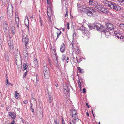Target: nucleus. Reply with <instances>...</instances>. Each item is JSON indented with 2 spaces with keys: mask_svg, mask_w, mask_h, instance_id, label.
I'll use <instances>...</instances> for the list:
<instances>
[{
  "mask_svg": "<svg viewBox=\"0 0 124 124\" xmlns=\"http://www.w3.org/2000/svg\"><path fill=\"white\" fill-rule=\"evenodd\" d=\"M12 115L11 116V118L13 119H14L16 117V114L13 112L12 113Z\"/></svg>",
  "mask_w": 124,
  "mask_h": 124,
  "instance_id": "nucleus-26",
  "label": "nucleus"
},
{
  "mask_svg": "<svg viewBox=\"0 0 124 124\" xmlns=\"http://www.w3.org/2000/svg\"><path fill=\"white\" fill-rule=\"evenodd\" d=\"M43 71L44 74V77L46 78L49 76V71L48 68L46 65L44 66L43 67Z\"/></svg>",
  "mask_w": 124,
  "mask_h": 124,
  "instance_id": "nucleus-3",
  "label": "nucleus"
},
{
  "mask_svg": "<svg viewBox=\"0 0 124 124\" xmlns=\"http://www.w3.org/2000/svg\"><path fill=\"white\" fill-rule=\"evenodd\" d=\"M105 3L108 4V6L110 8V9L112 10L119 11L121 9V7L119 5L114 2L106 1Z\"/></svg>",
  "mask_w": 124,
  "mask_h": 124,
  "instance_id": "nucleus-1",
  "label": "nucleus"
},
{
  "mask_svg": "<svg viewBox=\"0 0 124 124\" xmlns=\"http://www.w3.org/2000/svg\"><path fill=\"white\" fill-rule=\"evenodd\" d=\"M37 79H36V83L37 84H39V81H38V80H37Z\"/></svg>",
  "mask_w": 124,
  "mask_h": 124,
  "instance_id": "nucleus-60",
  "label": "nucleus"
},
{
  "mask_svg": "<svg viewBox=\"0 0 124 124\" xmlns=\"http://www.w3.org/2000/svg\"><path fill=\"white\" fill-rule=\"evenodd\" d=\"M104 27H105V28H107L108 30H112L114 28L113 25L109 23H107L106 24V26Z\"/></svg>",
  "mask_w": 124,
  "mask_h": 124,
  "instance_id": "nucleus-8",
  "label": "nucleus"
},
{
  "mask_svg": "<svg viewBox=\"0 0 124 124\" xmlns=\"http://www.w3.org/2000/svg\"><path fill=\"white\" fill-rule=\"evenodd\" d=\"M95 28L96 29H98L100 31H102L103 30L104 26L101 25V24L97 23H94L93 24Z\"/></svg>",
  "mask_w": 124,
  "mask_h": 124,
  "instance_id": "nucleus-4",
  "label": "nucleus"
},
{
  "mask_svg": "<svg viewBox=\"0 0 124 124\" xmlns=\"http://www.w3.org/2000/svg\"><path fill=\"white\" fill-rule=\"evenodd\" d=\"M78 62H80L81 61H82V57H81L78 56Z\"/></svg>",
  "mask_w": 124,
  "mask_h": 124,
  "instance_id": "nucleus-34",
  "label": "nucleus"
},
{
  "mask_svg": "<svg viewBox=\"0 0 124 124\" xmlns=\"http://www.w3.org/2000/svg\"><path fill=\"white\" fill-rule=\"evenodd\" d=\"M8 84H9V85H11V86H13V84H11L10 83H8Z\"/></svg>",
  "mask_w": 124,
  "mask_h": 124,
  "instance_id": "nucleus-64",
  "label": "nucleus"
},
{
  "mask_svg": "<svg viewBox=\"0 0 124 124\" xmlns=\"http://www.w3.org/2000/svg\"><path fill=\"white\" fill-rule=\"evenodd\" d=\"M115 36L116 37H117V38H118L119 39H121V35L119 34H117L115 35Z\"/></svg>",
  "mask_w": 124,
  "mask_h": 124,
  "instance_id": "nucleus-28",
  "label": "nucleus"
},
{
  "mask_svg": "<svg viewBox=\"0 0 124 124\" xmlns=\"http://www.w3.org/2000/svg\"><path fill=\"white\" fill-rule=\"evenodd\" d=\"M93 3V0H89V3L90 5H92Z\"/></svg>",
  "mask_w": 124,
  "mask_h": 124,
  "instance_id": "nucleus-33",
  "label": "nucleus"
},
{
  "mask_svg": "<svg viewBox=\"0 0 124 124\" xmlns=\"http://www.w3.org/2000/svg\"><path fill=\"white\" fill-rule=\"evenodd\" d=\"M76 59L77 61V62L79 63V62H78V56H77L76 58Z\"/></svg>",
  "mask_w": 124,
  "mask_h": 124,
  "instance_id": "nucleus-39",
  "label": "nucleus"
},
{
  "mask_svg": "<svg viewBox=\"0 0 124 124\" xmlns=\"http://www.w3.org/2000/svg\"><path fill=\"white\" fill-rule=\"evenodd\" d=\"M23 42V43H24L25 46L26 47L29 41L28 36L27 35H23L22 36Z\"/></svg>",
  "mask_w": 124,
  "mask_h": 124,
  "instance_id": "nucleus-5",
  "label": "nucleus"
},
{
  "mask_svg": "<svg viewBox=\"0 0 124 124\" xmlns=\"http://www.w3.org/2000/svg\"><path fill=\"white\" fill-rule=\"evenodd\" d=\"M103 30L101 32H103L104 33L106 36H109L110 35V32L109 31V30H108L107 28L105 27L104 28Z\"/></svg>",
  "mask_w": 124,
  "mask_h": 124,
  "instance_id": "nucleus-9",
  "label": "nucleus"
},
{
  "mask_svg": "<svg viewBox=\"0 0 124 124\" xmlns=\"http://www.w3.org/2000/svg\"><path fill=\"white\" fill-rule=\"evenodd\" d=\"M92 115L94 117V118L95 117L94 115V114H93V110L92 109Z\"/></svg>",
  "mask_w": 124,
  "mask_h": 124,
  "instance_id": "nucleus-50",
  "label": "nucleus"
},
{
  "mask_svg": "<svg viewBox=\"0 0 124 124\" xmlns=\"http://www.w3.org/2000/svg\"><path fill=\"white\" fill-rule=\"evenodd\" d=\"M70 91L69 89H67L64 91V92L65 94L68 96L70 95Z\"/></svg>",
  "mask_w": 124,
  "mask_h": 124,
  "instance_id": "nucleus-16",
  "label": "nucleus"
},
{
  "mask_svg": "<svg viewBox=\"0 0 124 124\" xmlns=\"http://www.w3.org/2000/svg\"><path fill=\"white\" fill-rule=\"evenodd\" d=\"M54 123H55V124H58L57 122V121L56 120L54 119Z\"/></svg>",
  "mask_w": 124,
  "mask_h": 124,
  "instance_id": "nucleus-48",
  "label": "nucleus"
},
{
  "mask_svg": "<svg viewBox=\"0 0 124 124\" xmlns=\"http://www.w3.org/2000/svg\"><path fill=\"white\" fill-rule=\"evenodd\" d=\"M13 20L12 18H11L10 19V21L9 22V24L11 25L13 23Z\"/></svg>",
  "mask_w": 124,
  "mask_h": 124,
  "instance_id": "nucleus-29",
  "label": "nucleus"
},
{
  "mask_svg": "<svg viewBox=\"0 0 124 124\" xmlns=\"http://www.w3.org/2000/svg\"><path fill=\"white\" fill-rule=\"evenodd\" d=\"M40 23H41V26H42V22H41V19L40 17Z\"/></svg>",
  "mask_w": 124,
  "mask_h": 124,
  "instance_id": "nucleus-52",
  "label": "nucleus"
},
{
  "mask_svg": "<svg viewBox=\"0 0 124 124\" xmlns=\"http://www.w3.org/2000/svg\"><path fill=\"white\" fill-rule=\"evenodd\" d=\"M81 53V52L80 51L79 48L77 46V49L76 50V54H78Z\"/></svg>",
  "mask_w": 124,
  "mask_h": 124,
  "instance_id": "nucleus-18",
  "label": "nucleus"
},
{
  "mask_svg": "<svg viewBox=\"0 0 124 124\" xmlns=\"http://www.w3.org/2000/svg\"><path fill=\"white\" fill-rule=\"evenodd\" d=\"M9 50L10 53H12L14 50V48L13 45L9 46Z\"/></svg>",
  "mask_w": 124,
  "mask_h": 124,
  "instance_id": "nucleus-15",
  "label": "nucleus"
},
{
  "mask_svg": "<svg viewBox=\"0 0 124 124\" xmlns=\"http://www.w3.org/2000/svg\"><path fill=\"white\" fill-rule=\"evenodd\" d=\"M23 69L22 70L23 71H24L25 70H26L27 69V65L25 64L24 63L23 64Z\"/></svg>",
  "mask_w": 124,
  "mask_h": 124,
  "instance_id": "nucleus-23",
  "label": "nucleus"
},
{
  "mask_svg": "<svg viewBox=\"0 0 124 124\" xmlns=\"http://www.w3.org/2000/svg\"><path fill=\"white\" fill-rule=\"evenodd\" d=\"M3 28L4 30L5 31V30H8L9 29V28L8 27V25L5 23H5H3Z\"/></svg>",
  "mask_w": 124,
  "mask_h": 124,
  "instance_id": "nucleus-13",
  "label": "nucleus"
},
{
  "mask_svg": "<svg viewBox=\"0 0 124 124\" xmlns=\"http://www.w3.org/2000/svg\"><path fill=\"white\" fill-rule=\"evenodd\" d=\"M48 101L50 103H51L52 100L51 99V98H50V99Z\"/></svg>",
  "mask_w": 124,
  "mask_h": 124,
  "instance_id": "nucleus-51",
  "label": "nucleus"
},
{
  "mask_svg": "<svg viewBox=\"0 0 124 124\" xmlns=\"http://www.w3.org/2000/svg\"><path fill=\"white\" fill-rule=\"evenodd\" d=\"M7 1V0H2V3H5V2H6Z\"/></svg>",
  "mask_w": 124,
  "mask_h": 124,
  "instance_id": "nucleus-45",
  "label": "nucleus"
},
{
  "mask_svg": "<svg viewBox=\"0 0 124 124\" xmlns=\"http://www.w3.org/2000/svg\"><path fill=\"white\" fill-rule=\"evenodd\" d=\"M65 49V47L64 43H63L61 45L60 51L62 53H63Z\"/></svg>",
  "mask_w": 124,
  "mask_h": 124,
  "instance_id": "nucleus-11",
  "label": "nucleus"
},
{
  "mask_svg": "<svg viewBox=\"0 0 124 124\" xmlns=\"http://www.w3.org/2000/svg\"><path fill=\"white\" fill-rule=\"evenodd\" d=\"M7 83V84H6V85H7L8 84V83H9V82H8V79H6V81Z\"/></svg>",
  "mask_w": 124,
  "mask_h": 124,
  "instance_id": "nucleus-53",
  "label": "nucleus"
},
{
  "mask_svg": "<svg viewBox=\"0 0 124 124\" xmlns=\"http://www.w3.org/2000/svg\"><path fill=\"white\" fill-rule=\"evenodd\" d=\"M77 6L78 8H80V7H81V5L79 3H78L77 4Z\"/></svg>",
  "mask_w": 124,
  "mask_h": 124,
  "instance_id": "nucleus-35",
  "label": "nucleus"
},
{
  "mask_svg": "<svg viewBox=\"0 0 124 124\" xmlns=\"http://www.w3.org/2000/svg\"><path fill=\"white\" fill-rule=\"evenodd\" d=\"M95 10V9H93V11H92V12H95V11H96Z\"/></svg>",
  "mask_w": 124,
  "mask_h": 124,
  "instance_id": "nucleus-62",
  "label": "nucleus"
},
{
  "mask_svg": "<svg viewBox=\"0 0 124 124\" xmlns=\"http://www.w3.org/2000/svg\"><path fill=\"white\" fill-rule=\"evenodd\" d=\"M54 85L56 87H58V85L57 84H54Z\"/></svg>",
  "mask_w": 124,
  "mask_h": 124,
  "instance_id": "nucleus-59",
  "label": "nucleus"
},
{
  "mask_svg": "<svg viewBox=\"0 0 124 124\" xmlns=\"http://www.w3.org/2000/svg\"><path fill=\"white\" fill-rule=\"evenodd\" d=\"M8 46L13 45V42L12 40H8Z\"/></svg>",
  "mask_w": 124,
  "mask_h": 124,
  "instance_id": "nucleus-21",
  "label": "nucleus"
},
{
  "mask_svg": "<svg viewBox=\"0 0 124 124\" xmlns=\"http://www.w3.org/2000/svg\"><path fill=\"white\" fill-rule=\"evenodd\" d=\"M4 17L2 16L0 17V21L2 20H3Z\"/></svg>",
  "mask_w": 124,
  "mask_h": 124,
  "instance_id": "nucleus-44",
  "label": "nucleus"
},
{
  "mask_svg": "<svg viewBox=\"0 0 124 124\" xmlns=\"http://www.w3.org/2000/svg\"><path fill=\"white\" fill-rule=\"evenodd\" d=\"M61 31H60L58 32H57V35H58L59 36L61 34Z\"/></svg>",
  "mask_w": 124,
  "mask_h": 124,
  "instance_id": "nucleus-38",
  "label": "nucleus"
},
{
  "mask_svg": "<svg viewBox=\"0 0 124 124\" xmlns=\"http://www.w3.org/2000/svg\"><path fill=\"white\" fill-rule=\"evenodd\" d=\"M63 89H64V90H66V89H69L68 87V86L67 85H66L63 87Z\"/></svg>",
  "mask_w": 124,
  "mask_h": 124,
  "instance_id": "nucleus-32",
  "label": "nucleus"
},
{
  "mask_svg": "<svg viewBox=\"0 0 124 124\" xmlns=\"http://www.w3.org/2000/svg\"><path fill=\"white\" fill-rule=\"evenodd\" d=\"M71 122L72 123V124H76L74 122V121L73 120H72L71 121Z\"/></svg>",
  "mask_w": 124,
  "mask_h": 124,
  "instance_id": "nucleus-56",
  "label": "nucleus"
},
{
  "mask_svg": "<svg viewBox=\"0 0 124 124\" xmlns=\"http://www.w3.org/2000/svg\"><path fill=\"white\" fill-rule=\"evenodd\" d=\"M12 30L11 33L12 34H14L15 33V27L13 26L12 27Z\"/></svg>",
  "mask_w": 124,
  "mask_h": 124,
  "instance_id": "nucleus-22",
  "label": "nucleus"
},
{
  "mask_svg": "<svg viewBox=\"0 0 124 124\" xmlns=\"http://www.w3.org/2000/svg\"><path fill=\"white\" fill-rule=\"evenodd\" d=\"M62 123L63 124H65L63 118H62Z\"/></svg>",
  "mask_w": 124,
  "mask_h": 124,
  "instance_id": "nucleus-41",
  "label": "nucleus"
},
{
  "mask_svg": "<svg viewBox=\"0 0 124 124\" xmlns=\"http://www.w3.org/2000/svg\"><path fill=\"white\" fill-rule=\"evenodd\" d=\"M32 102L33 103H36V101L34 98V96L31 95V102Z\"/></svg>",
  "mask_w": 124,
  "mask_h": 124,
  "instance_id": "nucleus-20",
  "label": "nucleus"
},
{
  "mask_svg": "<svg viewBox=\"0 0 124 124\" xmlns=\"http://www.w3.org/2000/svg\"><path fill=\"white\" fill-rule=\"evenodd\" d=\"M86 92V89L85 88H84L83 89V92L84 93H85Z\"/></svg>",
  "mask_w": 124,
  "mask_h": 124,
  "instance_id": "nucleus-40",
  "label": "nucleus"
},
{
  "mask_svg": "<svg viewBox=\"0 0 124 124\" xmlns=\"http://www.w3.org/2000/svg\"><path fill=\"white\" fill-rule=\"evenodd\" d=\"M16 53V58H21V56L20 55V54L19 51H17V53Z\"/></svg>",
  "mask_w": 124,
  "mask_h": 124,
  "instance_id": "nucleus-19",
  "label": "nucleus"
},
{
  "mask_svg": "<svg viewBox=\"0 0 124 124\" xmlns=\"http://www.w3.org/2000/svg\"><path fill=\"white\" fill-rule=\"evenodd\" d=\"M12 113H13V112H9V115L10 116H11V115H12Z\"/></svg>",
  "mask_w": 124,
  "mask_h": 124,
  "instance_id": "nucleus-57",
  "label": "nucleus"
},
{
  "mask_svg": "<svg viewBox=\"0 0 124 124\" xmlns=\"http://www.w3.org/2000/svg\"><path fill=\"white\" fill-rule=\"evenodd\" d=\"M79 29L83 33L86 34V33H87L89 32V31L87 30L86 28L85 27H84L82 26L80 27L79 28Z\"/></svg>",
  "mask_w": 124,
  "mask_h": 124,
  "instance_id": "nucleus-10",
  "label": "nucleus"
},
{
  "mask_svg": "<svg viewBox=\"0 0 124 124\" xmlns=\"http://www.w3.org/2000/svg\"><path fill=\"white\" fill-rule=\"evenodd\" d=\"M85 7V10L86 14L89 16H92L93 15V13L92 12L93 9H91L89 7Z\"/></svg>",
  "mask_w": 124,
  "mask_h": 124,
  "instance_id": "nucleus-6",
  "label": "nucleus"
},
{
  "mask_svg": "<svg viewBox=\"0 0 124 124\" xmlns=\"http://www.w3.org/2000/svg\"><path fill=\"white\" fill-rule=\"evenodd\" d=\"M15 21L16 23H19V20L18 17H17V18H15Z\"/></svg>",
  "mask_w": 124,
  "mask_h": 124,
  "instance_id": "nucleus-31",
  "label": "nucleus"
},
{
  "mask_svg": "<svg viewBox=\"0 0 124 124\" xmlns=\"http://www.w3.org/2000/svg\"><path fill=\"white\" fill-rule=\"evenodd\" d=\"M16 24L17 27L19 28V23H16Z\"/></svg>",
  "mask_w": 124,
  "mask_h": 124,
  "instance_id": "nucleus-55",
  "label": "nucleus"
},
{
  "mask_svg": "<svg viewBox=\"0 0 124 124\" xmlns=\"http://www.w3.org/2000/svg\"><path fill=\"white\" fill-rule=\"evenodd\" d=\"M69 23H68L67 25V28L68 29H69Z\"/></svg>",
  "mask_w": 124,
  "mask_h": 124,
  "instance_id": "nucleus-43",
  "label": "nucleus"
},
{
  "mask_svg": "<svg viewBox=\"0 0 124 124\" xmlns=\"http://www.w3.org/2000/svg\"><path fill=\"white\" fill-rule=\"evenodd\" d=\"M17 91H16L15 92V93L16 95V98L17 99H19V97L18 95H19V94L18 93H17Z\"/></svg>",
  "mask_w": 124,
  "mask_h": 124,
  "instance_id": "nucleus-27",
  "label": "nucleus"
},
{
  "mask_svg": "<svg viewBox=\"0 0 124 124\" xmlns=\"http://www.w3.org/2000/svg\"><path fill=\"white\" fill-rule=\"evenodd\" d=\"M12 7L11 4H9L8 5L7 8V10L8 11H12Z\"/></svg>",
  "mask_w": 124,
  "mask_h": 124,
  "instance_id": "nucleus-17",
  "label": "nucleus"
},
{
  "mask_svg": "<svg viewBox=\"0 0 124 124\" xmlns=\"http://www.w3.org/2000/svg\"><path fill=\"white\" fill-rule=\"evenodd\" d=\"M78 84L79 85V87L80 88H81V83L80 81L78 82Z\"/></svg>",
  "mask_w": 124,
  "mask_h": 124,
  "instance_id": "nucleus-37",
  "label": "nucleus"
},
{
  "mask_svg": "<svg viewBox=\"0 0 124 124\" xmlns=\"http://www.w3.org/2000/svg\"><path fill=\"white\" fill-rule=\"evenodd\" d=\"M66 58V56L64 54H63L62 55V61H64L65 60V59Z\"/></svg>",
  "mask_w": 124,
  "mask_h": 124,
  "instance_id": "nucleus-30",
  "label": "nucleus"
},
{
  "mask_svg": "<svg viewBox=\"0 0 124 124\" xmlns=\"http://www.w3.org/2000/svg\"><path fill=\"white\" fill-rule=\"evenodd\" d=\"M86 105L87 106V107L88 108H89L90 107H89V106L88 105V104L87 103H86Z\"/></svg>",
  "mask_w": 124,
  "mask_h": 124,
  "instance_id": "nucleus-58",
  "label": "nucleus"
},
{
  "mask_svg": "<svg viewBox=\"0 0 124 124\" xmlns=\"http://www.w3.org/2000/svg\"><path fill=\"white\" fill-rule=\"evenodd\" d=\"M120 27H124V24H121L120 25Z\"/></svg>",
  "mask_w": 124,
  "mask_h": 124,
  "instance_id": "nucleus-49",
  "label": "nucleus"
},
{
  "mask_svg": "<svg viewBox=\"0 0 124 124\" xmlns=\"http://www.w3.org/2000/svg\"><path fill=\"white\" fill-rule=\"evenodd\" d=\"M34 63L35 64V65H37L38 64V62L36 58L35 57L34 59Z\"/></svg>",
  "mask_w": 124,
  "mask_h": 124,
  "instance_id": "nucleus-25",
  "label": "nucleus"
},
{
  "mask_svg": "<svg viewBox=\"0 0 124 124\" xmlns=\"http://www.w3.org/2000/svg\"><path fill=\"white\" fill-rule=\"evenodd\" d=\"M27 74V72H26L23 75L24 77Z\"/></svg>",
  "mask_w": 124,
  "mask_h": 124,
  "instance_id": "nucleus-54",
  "label": "nucleus"
},
{
  "mask_svg": "<svg viewBox=\"0 0 124 124\" xmlns=\"http://www.w3.org/2000/svg\"><path fill=\"white\" fill-rule=\"evenodd\" d=\"M16 64L17 66H22V62L21 59L20 58L18 59V60L16 59Z\"/></svg>",
  "mask_w": 124,
  "mask_h": 124,
  "instance_id": "nucleus-12",
  "label": "nucleus"
},
{
  "mask_svg": "<svg viewBox=\"0 0 124 124\" xmlns=\"http://www.w3.org/2000/svg\"><path fill=\"white\" fill-rule=\"evenodd\" d=\"M54 54L55 55V56L54 57V58L55 59H54L53 60V61L55 63H56L57 65H56V66L58 67V62L57 61V59H58V58L57 57L56 55L55 54V52L54 50Z\"/></svg>",
  "mask_w": 124,
  "mask_h": 124,
  "instance_id": "nucleus-14",
  "label": "nucleus"
},
{
  "mask_svg": "<svg viewBox=\"0 0 124 124\" xmlns=\"http://www.w3.org/2000/svg\"><path fill=\"white\" fill-rule=\"evenodd\" d=\"M77 112L74 109H72V116L73 118V119L76 122V120L77 119L78 120L79 119L78 118V116L77 113Z\"/></svg>",
  "mask_w": 124,
  "mask_h": 124,
  "instance_id": "nucleus-7",
  "label": "nucleus"
},
{
  "mask_svg": "<svg viewBox=\"0 0 124 124\" xmlns=\"http://www.w3.org/2000/svg\"><path fill=\"white\" fill-rule=\"evenodd\" d=\"M70 46H72V49H73V44H72V43H71V44H70Z\"/></svg>",
  "mask_w": 124,
  "mask_h": 124,
  "instance_id": "nucleus-46",
  "label": "nucleus"
},
{
  "mask_svg": "<svg viewBox=\"0 0 124 124\" xmlns=\"http://www.w3.org/2000/svg\"><path fill=\"white\" fill-rule=\"evenodd\" d=\"M77 69L79 71V72L80 73H83V70L80 68L79 67H78L77 68Z\"/></svg>",
  "mask_w": 124,
  "mask_h": 124,
  "instance_id": "nucleus-24",
  "label": "nucleus"
},
{
  "mask_svg": "<svg viewBox=\"0 0 124 124\" xmlns=\"http://www.w3.org/2000/svg\"><path fill=\"white\" fill-rule=\"evenodd\" d=\"M48 11H47V13H48L47 15L49 17L48 18H49V20H50L51 19V17L48 14Z\"/></svg>",
  "mask_w": 124,
  "mask_h": 124,
  "instance_id": "nucleus-47",
  "label": "nucleus"
},
{
  "mask_svg": "<svg viewBox=\"0 0 124 124\" xmlns=\"http://www.w3.org/2000/svg\"><path fill=\"white\" fill-rule=\"evenodd\" d=\"M94 7L98 10L103 13H107L109 12L108 9L101 5L97 4V5H94Z\"/></svg>",
  "mask_w": 124,
  "mask_h": 124,
  "instance_id": "nucleus-2",
  "label": "nucleus"
},
{
  "mask_svg": "<svg viewBox=\"0 0 124 124\" xmlns=\"http://www.w3.org/2000/svg\"><path fill=\"white\" fill-rule=\"evenodd\" d=\"M86 115H87V116H89V115L88 112H87L86 113Z\"/></svg>",
  "mask_w": 124,
  "mask_h": 124,
  "instance_id": "nucleus-63",
  "label": "nucleus"
},
{
  "mask_svg": "<svg viewBox=\"0 0 124 124\" xmlns=\"http://www.w3.org/2000/svg\"><path fill=\"white\" fill-rule=\"evenodd\" d=\"M118 1H119L120 2L123 3L124 2V0H117Z\"/></svg>",
  "mask_w": 124,
  "mask_h": 124,
  "instance_id": "nucleus-36",
  "label": "nucleus"
},
{
  "mask_svg": "<svg viewBox=\"0 0 124 124\" xmlns=\"http://www.w3.org/2000/svg\"><path fill=\"white\" fill-rule=\"evenodd\" d=\"M23 102L24 104H26L28 102V101L27 100H25Z\"/></svg>",
  "mask_w": 124,
  "mask_h": 124,
  "instance_id": "nucleus-42",
  "label": "nucleus"
},
{
  "mask_svg": "<svg viewBox=\"0 0 124 124\" xmlns=\"http://www.w3.org/2000/svg\"><path fill=\"white\" fill-rule=\"evenodd\" d=\"M68 13H66L65 14V17H67V16H68Z\"/></svg>",
  "mask_w": 124,
  "mask_h": 124,
  "instance_id": "nucleus-61",
  "label": "nucleus"
}]
</instances>
